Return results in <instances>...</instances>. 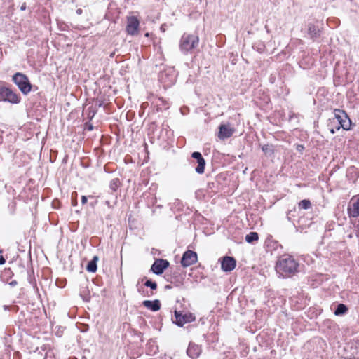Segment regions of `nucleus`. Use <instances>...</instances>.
Segmentation results:
<instances>
[{
    "instance_id": "obj_20",
    "label": "nucleus",
    "mask_w": 359,
    "mask_h": 359,
    "mask_svg": "<svg viewBox=\"0 0 359 359\" xmlns=\"http://www.w3.org/2000/svg\"><path fill=\"white\" fill-rule=\"evenodd\" d=\"M262 149L263 152L268 156H271L273 154L274 150L272 145L264 144L262 147Z\"/></svg>"
},
{
    "instance_id": "obj_29",
    "label": "nucleus",
    "mask_w": 359,
    "mask_h": 359,
    "mask_svg": "<svg viewBox=\"0 0 359 359\" xmlns=\"http://www.w3.org/2000/svg\"><path fill=\"white\" fill-rule=\"evenodd\" d=\"M10 284L11 285H16V282L15 281H12Z\"/></svg>"
},
{
    "instance_id": "obj_2",
    "label": "nucleus",
    "mask_w": 359,
    "mask_h": 359,
    "mask_svg": "<svg viewBox=\"0 0 359 359\" xmlns=\"http://www.w3.org/2000/svg\"><path fill=\"white\" fill-rule=\"evenodd\" d=\"M334 118L331 121L330 123H333L337 121L338 126L336 127V129L337 130L341 128L346 130L350 129L351 121L344 110L336 109L334 110Z\"/></svg>"
},
{
    "instance_id": "obj_6",
    "label": "nucleus",
    "mask_w": 359,
    "mask_h": 359,
    "mask_svg": "<svg viewBox=\"0 0 359 359\" xmlns=\"http://www.w3.org/2000/svg\"><path fill=\"white\" fill-rule=\"evenodd\" d=\"M195 319L192 314H182L180 312L175 311V318L172 321L180 327H182L185 323L194 321Z\"/></svg>"
},
{
    "instance_id": "obj_22",
    "label": "nucleus",
    "mask_w": 359,
    "mask_h": 359,
    "mask_svg": "<svg viewBox=\"0 0 359 359\" xmlns=\"http://www.w3.org/2000/svg\"><path fill=\"white\" fill-rule=\"evenodd\" d=\"M144 285L145 286L150 287L151 290H156L157 287V284L151 280H147Z\"/></svg>"
},
{
    "instance_id": "obj_17",
    "label": "nucleus",
    "mask_w": 359,
    "mask_h": 359,
    "mask_svg": "<svg viewBox=\"0 0 359 359\" xmlns=\"http://www.w3.org/2000/svg\"><path fill=\"white\" fill-rule=\"evenodd\" d=\"M308 30L309 34L310 35L311 38L316 39L320 36V29L314 25L309 24Z\"/></svg>"
},
{
    "instance_id": "obj_31",
    "label": "nucleus",
    "mask_w": 359,
    "mask_h": 359,
    "mask_svg": "<svg viewBox=\"0 0 359 359\" xmlns=\"http://www.w3.org/2000/svg\"><path fill=\"white\" fill-rule=\"evenodd\" d=\"M145 36H149V33H146Z\"/></svg>"
},
{
    "instance_id": "obj_10",
    "label": "nucleus",
    "mask_w": 359,
    "mask_h": 359,
    "mask_svg": "<svg viewBox=\"0 0 359 359\" xmlns=\"http://www.w3.org/2000/svg\"><path fill=\"white\" fill-rule=\"evenodd\" d=\"M218 137L220 140H224L230 137L233 134L235 130L229 125L222 124L219 126Z\"/></svg>"
},
{
    "instance_id": "obj_23",
    "label": "nucleus",
    "mask_w": 359,
    "mask_h": 359,
    "mask_svg": "<svg viewBox=\"0 0 359 359\" xmlns=\"http://www.w3.org/2000/svg\"><path fill=\"white\" fill-rule=\"evenodd\" d=\"M119 186V181L118 179H114L111 182L110 187L113 190H116V189Z\"/></svg>"
},
{
    "instance_id": "obj_30",
    "label": "nucleus",
    "mask_w": 359,
    "mask_h": 359,
    "mask_svg": "<svg viewBox=\"0 0 359 359\" xmlns=\"http://www.w3.org/2000/svg\"><path fill=\"white\" fill-rule=\"evenodd\" d=\"M165 288H169L170 289V288H171V287L170 285H166Z\"/></svg>"
},
{
    "instance_id": "obj_3",
    "label": "nucleus",
    "mask_w": 359,
    "mask_h": 359,
    "mask_svg": "<svg viewBox=\"0 0 359 359\" xmlns=\"http://www.w3.org/2000/svg\"><path fill=\"white\" fill-rule=\"evenodd\" d=\"M12 80L23 94L27 95L31 91L32 85L25 74L17 72L13 76Z\"/></svg>"
},
{
    "instance_id": "obj_8",
    "label": "nucleus",
    "mask_w": 359,
    "mask_h": 359,
    "mask_svg": "<svg viewBox=\"0 0 359 359\" xmlns=\"http://www.w3.org/2000/svg\"><path fill=\"white\" fill-rule=\"evenodd\" d=\"M197 254L192 250L186 251L182 257L181 264L184 267H188L197 262Z\"/></svg>"
},
{
    "instance_id": "obj_19",
    "label": "nucleus",
    "mask_w": 359,
    "mask_h": 359,
    "mask_svg": "<svg viewBox=\"0 0 359 359\" xmlns=\"http://www.w3.org/2000/svg\"><path fill=\"white\" fill-rule=\"evenodd\" d=\"M347 311V307L343 304H340L337 305V309L334 311V314L336 316H340L344 314Z\"/></svg>"
},
{
    "instance_id": "obj_27",
    "label": "nucleus",
    "mask_w": 359,
    "mask_h": 359,
    "mask_svg": "<svg viewBox=\"0 0 359 359\" xmlns=\"http://www.w3.org/2000/svg\"><path fill=\"white\" fill-rule=\"evenodd\" d=\"M4 262H5V259H4V258H1V259H0V264H4Z\"/></svg>"
},
{
    "instance_id": "obj_15",
    "label": "nucleus",
    "mask_w": 359,
    "mask_h": 359,
    "mask_svg": "<svg viewBox=\"0 0 359 359\" xmlns=\"http://www.w3.org/2000/svg\"><path fill=\"white\" fill-rule=\"evenodd\" d=\"M142 305L152 311H157L161 309V302L158 299L154 301L144 300L142 302Z\"/></svg>"
},
{
    "instance_id": "obj_13",
    "label": "nucleus",
    "mask_w": 359,
    "mask_h": 359,
    "mask_svg": "<svg viewBox=\"0 0 359 359\" xmlns=\"http://www.w3.org/2000/svg\"><path fill=\"white\" fill-rule=\"evenodd\" d=\"M348 213L350 217H357L359 216V197L356 200H351V203L348 208Z\"/></svg>"
},
{
    "instance_id": "obj_1",
    "label": "nucleus",
    "mask_w": 359,
    "mask_h": 359,
    "mask_svg": "<svg viewBox=\"0 0 359 359\" xmlns=\"http://www.w3.org/2000/svg\"><path fill=\"white\" fill-rule=\"evenodd\" d=\"M299 264L290 255H283L276 262V270L283 278L290 277L297 272Z\"/></svg>"
},
{
    "instance_id": "obj_25",
    "label": "nucleus",
    "mask_w": 359,
    "mask_h": 359,
    "mask_svg": "<svg viewBox=\"0 0 359 359\" xmlns=\"http://www.w3.org/2000/svg\"><path fill=\"white\" fill-rule=\"evenodd\" d=\"M21 10L24 11L26 9V4L24 3L22 6H21Z\"/></svg>"
},
{
    "instance_id": "obj_21",
    "label": "nucleus",
    "mask_w": 359,
    "mask_h": 359,
    "mask_svg": "<svg viewBox=\"0 0 359 359\" xmlns=\"http://www.w3.org/2000/svg\"><path fill=\"white\" fill-rule=\"evenodd\" d=\"M311 207V203L309 200L304 199L299 203V208L300 209L307 210Z\"/></svg>"
},
{
    "instance_id": "obj_11",
    "label": "nucleus",
    "mask_w": 359,
    "mask_h": 359,
    "mask_svg": "<svg viewBox=\"0 0 359 359\" xmlns=\"http://www.w3.org/2000/svg\"><path fill=\"white\" fill-rule=\"evenodd\" d=\"M191 157L196 159L198 163V165L195 169L196 172L198 174H203L205 170V161L203 158L201 154L198 151H194L192 153Z\"/></svg>"
},
{
    "instance_id": "obj_5",
    "label": "nucleus",
    "mask_w": 359,
    "mask_h": 359,
    "mask_svg": "<svg viewBox=\"0 0 359 359\" xmlns=\"http://www.w3.org/2000/svg\"><path fill=\"white\" fill-rule=\"evenodd\" d=\"M0 99L4 102L13 104L19 103L20 98L19 95L11 89L6 87L0 88Z\"/></svg>"
},
{
    "instance_id": "obj_28",
    "label": "nucleus",
    "mask_w": 359,
    "mask_h": 359,
    "mask_svg": "<svg viewBox=\"0 0 359 359\" xmlns=\"http://www.w3.org/2000/svg\"><path fill=\"white\" fill-rule=\"evenodd\" d=\"M330 132H331L332 134H334V133H335V130H334V129L333 128H332L330 129Z\"/></svg>"
},
{
    "instance_id": "obj_7",
    "label": "nucleus",
    "mask_w": 359,
    "mask_h": 359,
    "mask_svg": "<svg viewBox=\"0 0 359 359\" xmlns=\"http://www.w3.org/2000/svg\"><path fill=\"white\" fill-rule=\"evenodd\" d=\"M140 22L137 17L129 16L127 18L126 32L129 35L134 36L137 34Z\"/></svg>"
},
{
    "instance_id": "obj_9",
    "label": "nucleus",
    "mask_w": 359,
    "mask_h": 359,
    "mask_svg": "<svg viewBox=\"0 0 359 359\" xmlns=\"http://www.w3.org/2000/svg\"><path fill=\"white\" fill-rule=\"evenodd\" d=\"M169 266V262L165 259H159L154 262L151 266L152 271L157 274H162L164 270Z\"/></svg>"
},
{
    "instance_id": "obj_16",
    "label": "nucleus",
    "mask_w": 359,
    "mask_h": 359,
    "mask_svg": "<svg viewBox=\"0 0 359 359\" xmlns=\"http://www.w3.org/2000/svg\"><path fill=\"white\" fill-rule=\"evenodd\" d=\"M99 260V258L97 256H94L93 259L90 260L87 266H86V270L88 271V272H90V273H95L97 271V261Z\"/></svg>"
},
{
    "instance_id": "obj_18",
    "label": "nucleus",
    "mask_w": 359,
    "mask_h": 359,
    "mask_svg": "<svg viewBox=\"0 0 359 359\" xmlns=\"http://www.w3.org/2000/svg\"><path fill=\"white\" fill-rule=\"evenodd\" d=\"M259 238L258 233L256 232H250L245 236L246 242L251 243L253 241H257Z\"/></svg>"
},
{
    "instance_id": "obj_26",
    "label": "nucleus",
    "mask_w": 359,
    "mask_h": 359,
    "mask_svg": "<svg viewBox=\"0 0 359 359\" xmlns=\"http://www.w3.org/2000/svg\"><path fill=\"white\" fill-rule=\"evenodd\" d=\"M76 12L78 15H81L82 13V10L81 8H79L76 10Z\"/></svg>"
},
{
    "instance_id": "obj_12",
    "label": "nucleus",
    "mask_w": 359,
    "mask_h": 359,
    "mask_svg": "<svg viewBox=\"0 0 359 359\" xmlns=\"http://www.w3.org/2000/svg\"><path fill=\"white\" fill-rule=\"evenodd\" d=\"M236 264V262L233 257H224L221 264L222 269L224 271H231L235 269Z\"/></svg>"
},
{
    "instance_id": "obj_14",
    "label": "nucleus",
    "mask_w": 359,
    "mask_h": 359,
    "mask_svg": "<svg viewBox=\"0 0 359 359\" xmlns=\"http://www.w3.org/2000/svg\"><path fill=\"white\" fill-rule=\"evenodd\" d=\"M201 353V348L197 344L190 343L187 353V355L193 359L197 358Z\"/></svg>"
},
{
    "instance_id": "obj_4",
    "label": "nucleus",
    "mask_w": 359,
    "mask_h": 359,
    "mask_svg": "<svg viewBox=\"0 0 359 359\" xmlns=\"http://www.w3.org/2000/svg\"><path fill=\"white\" fill-rule=\"evenodd\" d=\"M198 37L192 34H184L180 40V48L184 53L194 49L198 45Z\"/></svg>"
},
{
    "instance_id": "obj_24",
    "label": "nucleus",
    "mask_w": 359,
    "mask_h": 359,
    "mask_svg": "<svg viewBox=\"0 0 359 359\" xmlns=\"http://www.w3.org/2000/svg\"><path fill=\"white\" fill-rule=\"evenodd\" d=\"M87 203V197L85 196H82L81 197V203L83 205L86 204Z\"/></svg>"
}]
</instances>
